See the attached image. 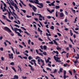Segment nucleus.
Listing matches in <instances>:
<instances>
[{"label": "nucleus", "instance_id": "obj_1", "mask_svg": "<svg viewBox=\"0 0 79 79\" xmlns=\"http://www.w3.org/2000/svg\"><path fill=\"white\" fill-rule=\"evenodd\" d=\"M29 2L31 3H35V4H38L40 6L37 5V6L40 8H42L44 7V5L42 3H39V1L38 0H29Z\"/></svg>", "mask_w": 79, "mask_h": 79}, {"label": "nucleus", "instance_id": "obj_2", "mask_svg": "<svg viewBox=\"0 0 79 79\" xmlns=\"http://www.w3.org/2000/svg\"><path fill=\"white\" fill-rule=\"evenodd\" d=\"M14 31H15V32L16 34H18V35L19 37H22V35L20 34V33L19 32H17L18 31V28L15 27L14 28Z\"/></svg>", "mask_w": 79, "mask_h": 79}, {"label": "nucleus", "instance_id": "obj_3", "mask_svg": "<svg viewBox=\"0 0 79 79\" xmlns=\"http://www.w3.org/2000/svg\"><path fill=\"white\" fill-rule=\"evenodd\" d=\"M41 61L42 62V64L41 65V68H42V69H44V67H43V66L45 65V63H44V61L42 60V59H41L40 60V59H38V62H40Z\"/></svg>", "mask_w": 79, "mask_h": 79}, {"label": "nucleus", "instance_id": "obj_4", "mask_svg": "<svg viewBox=\"0 0 79 79\" xmlns=\"http://www.w3.org/2000/svg\"><path fill=\"white\" fill-rule=\"evenodd\" d=\"M54 58L55 59V60L56 61V62H59V63H61V61L60 60H60V58L58 57H56V56H54Z\"/></svg>", "mask_w": 79, "mask_h": 79}, {"label": "nucleus", "instance_id": "obj_5", "mask_svg": "<svg viewBox=\"0 0 79 79\" xmlns=\"http://www.w3.org/2000/svg\"><path fill=\"white\" fill-rule=\"evenodd\" d=\"M29 6L30 8H32L33 10H37V8L36 7H35L34 6L31 5V4H29Z\"/></svg>", "mask_w": 79, "mask_h": 79}, {"label": "nucleus", "instance_id": "obj_6", "mask_svg": "<svg viewBox=\"0 0 79 79\" xmlns=\"http://www.w3.org/2000/svg\"><path fill=\"white\" fill-rule=\"evenodd\" d=\"M10 3L11 4V5H13L15 8V9L16 10H17V9H18V6H17V5H16V4H15L13 2L12 3H11V2H10Z\"/></svg>", "mask_w": 79, "mask_h": 79}, {"label": "nucleus", "instance_id": "obj_7", "mask_svg": "<svg viewBox=\"0 0 79 79\" xmlns=\"http://www.w3.org/2000/svg\"><path fill=\"white\" fill-rule=\"evenodd\" d=\"M4 29L6 31H7V32H10V29L6 27H5L4 28Z\"/></svg>", "mask_w": 79, "mask_h": 79}, {"label": "nucleus", "instance_id": "obj_8", "mask_svg": "<svg viewBox=\"0 0 79 79\" xmlns=\"http://www.w3.org/2000/svg\"><path fill=\"white\" fill-rule=\"evenodd\" d=\"M66 71L65 70L64 71V79H66Z\"/></svg>", "mask_w": 79, "mask_h": 79}, {"label": "nucleus", "instance_id": "obj_9", "mask_svg": "<svg viewBox=\"0 0 79 79\" xmlns=\"http://www.w3.org/2000/svg\"><path fill=\"white\" fill-rule=\"evenodd\" d=\"M31 61H33L34 64H35V66H37V64H36V63H35V60H31Z\"/></svg>", "mask_w": 79, "mask_h": 79}, {"label": "nucleus", "instance_id": "obj_10", "mask_svg": "<svg viewBox=\"0 0 79 79\" xmlns=\"http://www.w3.org/2000/svg\"><path fill=\"white\" fill-rule=\"evenodd\" d=\"M29 66V67H30L31 68V70H32V71H34V69H33V68H32V66H31V64H29L28 65Z\"/></svg>", "mask_w": 79, "mask_h": 79}, {"label": "nucleus", "instance_id": "obj_11", "mask_svg": "<svg viewBox=\"0 0 79 79\" xmlns=\"http://www.w3.org/2000/svg\"><path fill=\"white\" fill-rule=\"evenodd\" d=\"M10 13H11L12 15H15V16H16V14L14 12H11V11L10 10Z\"/></svg>", "mask_w": 79, "mask_h": 79}, {"label": "nucleus", "instance_id": "obj_12", "mask_svg": "<svg viewBox=\"0 0 79 79\" xmlns=\"http://www.w3.org/2000/svg\"><path fill=\"white\" fill-rule=\"evenodd\" d=\"M50 60V57H48L47 60H45L46 63H48V62H49Z\"/></svg>", "mask_w": 79, "mask_h": 79}, {"label": "nucleus", "instance_id": "obj_13", "mask_svg": "<svg viewBox=\"0 0 79 79\" xmlns=\"http://www.w3.org/2000/svg\"><path fill=\"white\" fill-rule=\"evenodd\" d=\"M60 17H63L64 16V14L63 12H62L60 14Z\"/></svg>", "mask_w": 79, "mask_h": 79}, {"label": "nucleus", "instance_id": "obj_14", "mask_svg": "<svg viewBox=\"0 0 79 79\" xmlns=\"http://www.w3.org/2000/svg\"><path fill=\"white\" fill-rule=\"evenodd\" d=\"M14 78H15V79H18V76L15 75V76H14Z\"/></svg>", "mask_w": 79, "mask_h": 79}, {"label": "nucleus", "instance_id": "obj_15", "mask_svg": "<svg viewBox=\"0 0 79 79\" xmlns=\"http://www.w3.org/2000/svg\"><path fill=\"white\" fill-rule=\"evenodd\" d=\"M13 53H11V54L10 55V58L11 59H13Z\"/></svg>", "mask_w": 79, "mask_h": 79}, {"label": "nucleus", "instance_id": "obj_16", "mask_svg": "<svg viewBox=\"0 0 79 79\" xmlns=\"http://www.w3.org/2000/svg\"><path fill=\"white\" fill-rule=\"evenodd\" d=\"M54 10H52L51 11H50V10H48V11L50 13H51V14H52V12H54Z\"/></svg>", "mask_w": 79, "mask_h": 79}, {"label": "nucleus", "instance_id": "obj_17", "mask_svg": "<svg viewBox=\"0 0 79 79\" xmlns=\"http://www.w3.org/2000/svg\"><path fill=\"white\" fill-rule=\"evenodd\" d=\"M10 0H7V3L9 5V6L10 7Z\"/></svg>", "mask_w": 79, "mask_h": 79}, {"label": "nucleus", "instance_id": "obj_18", "mask_svg": "<svg viewBox=\"0 0 79 79\" xmlns=\"http://www.w3.org/2000/svg\"><path fill=\"white\" fill-rule=\"evenodd\" d=\"M43 48L44 50H47V47L46 45H44L43 46Z\"/></svg>", "mask_w": 79, "mask_h": 79}, {"label": "nucleus", "instance_id": "obj_19", "mask_svg": "<svg viewBox=\"0 0 79 79\" xmlns=\"http://www.w3.org/2000/svg\"><path fill=\"white\" fill-rule=\"evenodd\" d=\"M53 41L55 44H56V45H58V43H57V42L55 40H53Z\"/></svg>", "mask_w": 79, "mask_h": 79}, {"label": "nucleus", "instance_id": "obj_20", "mask_svg": "<svg viewBox=\"0 0 79 79\" xmlns=\"http://www.w3.org/2000/svg\"><path fill=\"white\" fill-rule=\"evenodd\" d=\"M24 33H25L27 35H30V34L29 33L27 32V31H24Z\"/></svg>", "mask_w": 79, "mask_h": 79}, {"label": "nucleus", "instance_id": "obj_21", "mask_svg": "<svg viewBox=\"0 0 79 79\" xmlns=\"http://www.w3.org/2000/svg\"><path fill=\"white\" fill-rule=\"evenodd\" d=\"M22 44L23 45H24V46L25 47H26V45L25 44V43H24V42H22Z\"/></svg>", "mask_w": 79, "mask_h": 79}, {"label": "nucleus", "instance_id": "obj_22", "mask_svg": "<svg viewBox=\"0 0 79 79\" xmlns=\"http://www.w3.org/2000/svg\"><path fill=\"white\" fill-rule=\"evenodd\" d=\"M53 52L56 53L57 55H58V54H59V52L57 51H53Z\"/></svg>", "mask_w": 79, "mask_h": 79}, {"label": "nucleus", "instance_id": "obj_23", "mask_svg": "<svg viewBox=\"0 0 79 79\" xmlns=\"http://www.w3.org/2000/svg\"><path fill=\"white\" fill-rule=\"evenodd\" d=\"M38 31L39 32H42V31L40 29V28L39 27L38 28Z\"/></svg>", "mask_w": 79, "mask_h": 79}, {"label": "nucleus", "instance_id": "obj_24", "mask_svg": "<svg viewBox=\"0 0 79 79\" xmlns=\"http://www.w3.org/2000/svg\"><path fill=\"white\" fill-rule=\"evenodd\" d=\"M12 69H13V70H14V71L15 72V73H16V70L15 69V68L14 67H12Z\"/></svg>", "mask_w": 79, "mask_h": 79}, {"label": "nucleus", "instance_id": "obj_25", "mask_svg": "<svg viewBox=\"0 0 79 79\" xmlns=\"http://www.w3.org/2000/svg\"><path fill=\"white\" fill-rule=\"evenodd\" d=\"M0 8L1 10H4L3 9V4H2L1 5Z\"/></svg>", "mask_w": 79, "mask_h": 79}, {"label": "nucleus", "instance_id": "obj_26", "mask_svg": "<svg viewBox=\"0 0 79 79\" xmlns=\"http://www.w3.org/2000/svg\"><path fill=\"white\" fill-rule=\"evenodd\" d=\"M15 52L16 53V54H17V55H19L20 54V52H17V49L15 50Z\"/></svg>", "mask_w": 79, "mask_h": 79}, {"label": "nucleus", "instance_id": "obj_27", "mask_svg": "<svg viewBox=\"0 0 79 79\" xmlns=\"http://www.w3.org/2000/svg\"><path fill=\"white\" fill-rule=\"evenodd\" d=\"M7 11L8 12V14H9V18H10V12H9V11L8 10H7Z\"/></svg>", "mask_w": 79, "mask_h": 79}, {"label": "nucleus", "instance_id": "obj_28", "mask_svg": "<svg viewBox=\"0 0 79 79\" xmlns=\"http://www.w3.org/2000/svg\"><path fill=\"white\" fill-rule=\"evenodd\" d=\"M55 8H56V9H59V8H60V6H55Z\"/></svg>", "mask_w": 79, "mask_h": 79}, {"label": "nucleus", "instance_id": "obj_29", "mask_svg": "<svg viewBox=\"0 0 79 79\" xmlns=\"http://www.w3.org/2000/svg\"><path fill=\"white\" fill-rule=\"evenodd\" d=\"M31 59H33V58L31 57V56H29L28 60H31Z\"/></svg>", "mask_w": 79, "mask_h": 79}, {"label": "nucleus", "instance_id": "obj_30", "mask_svg": "<svg viewBox=\"0 0 79 79\" xmlns=\"http://www.w3.org/2000/svg\"><path fill=\"white\" fill-rule=\"evenodd\" d=\"M63 69L62 68H60V69L59 71L60 73H62L63 72Z\"/></svg>", "mask_w": 79, "mask_h": 79}, {"label": "nucleus", "instance_id": "obj_31", "mask_svg": "<svg viewBox=\"0 0 79 79\" xmlns=\"http://www.w3.org/2000/svg\"><path fill=\"white\" fill-rule=\"evenodd\" d=\"M57 47H56V48L57 50H61V48L59 47L58 46H57Z\"/></svg>", "mask_w": 79, "mask_h": 79}, {"label": "nucleus", "instance_id": "obj_32", "mask_svg": "<svg viewBox=\"0 0 79 79\" xmlns=\"http://www.w3.org/2000/svg\"><path fill=\"white\" fill-rule=\"evenodd\" d=\"M47 18L48 19H50V18H52V16H47Z\"/></svg>", "mask_w": 79, "mask_h": 79}, {"label": "nucleus", "instance_id": "obj_33", "mask_svg": "<svg viewBox=\"0 0 79 79\" xmlns=\"http://www.w3.org/2000/svg\"><path fill=\"white\" fill-rule=\"evenodd\" d=\"M11 47V48L12 50L13 53L14 54L15 53V50H14V49H13V48L12 47Z\"/></svg>", "mask_w": 79, "mask_h": 79}, {"label": "nucleus", "instance_id": "obj_34", "mask_svg": "<svg viewBox=\"0 0 79 79\" xmlns=\"http://www.w3.org/2000/svg\"><path fill=\"white\" fill-rule=\"evenodd\" d=\"M51 29H52V30H54V26H52L51 27H50Z\"/></svg>", "mask_w": 79, "mask_h": 79}, {"label": "nucleus", "instance_id": "obj_35", "mask_svg": "<svg viewBox=\"0 0 79 79\" xmlns=\"http://www.w3.org/2000/svg\"><path fill=\"white\" fill-rule=\"evenodd\" d=\"M69 73L71 76H72V75H73V73H72V72L71 71L69 70Z\"/></svg>", "mask_w": 79, "mask_h": 79}, {"label": "nucleus", "instance_id": "obj_36", "mask_svg": "<svg viewBox=\"0 0 79 79\" xmlns=\"http://www.w3.org/2000/svg\"><path fill=\"white\" fill-rule=\"evenodd\" d=\"M20 27L22 29H23V30L24 31H26V28H25L24 27Z\"/></svg>", "mask_w": 79, "mask_h": 79}, {"label": "nucleus", "instance_id": "obj_37", "mask_svg": "<svg viewBox=\"0 0 79 79\" xmlns=\"http://www.w3.org/2000/svg\"><path fill=\"white\" fill-rule=\"evenodd\" d=\"M0 21L1 22V23H2V24L4 25H5V24L4 23H3L1 19H0Z\"/></svg>", "mask_w": 79, "mask_h": 79}, {"label": "nucleus", "instance_id": "obj_38", "mask_svg": "<svg viewBox=\"0 0 79 79\" xmlns=\"http://www.w3.org/2000/svg\"><path fill=\"white\" fill-rule=\"evenodd\" d=\"M10 65H15V63L13 62H12L10 63Z\"/></svg>", "mask_w": 79, "mask_h": 79}, {"label": "nucleus", "instance_id": "obj_39", "mask_svg": "<svg viewBox=\"0 0 79 79\" xmlns=\"http://www.w3.org/2000/svg\"><path fill=\"white\" fill-rule=\"evenodd\" d=\"M43 53L44 55H47V52H44Z\"/></svg>", "mask_w": 79, "mask_h": 79}, {"label": "nucleus", "instance_id": "obj_40", "mask_svg": "<svg viewBox=\"0 0 79 79\" xmlns=\"http://www.w3.org/2000/svg\"><path fill=\"white\" fill-rule=\"evenodd\" d=\"M14 26H16V27H17L18 28H19V26L17 24H15L14 25Z\"/></svg>", "mask_w": 79, "mask_h": 79}, {"label": "nucleus", "instance_id": "obj_41", "mask_svg": "<svg viewBox=\"0 0 79 79\" xmlns=\"http://www.w3.org/2000/svg\"><path fill=\"white\" fill-rule=\"evenodd\" d=\"M66 66H68V65L67 64H64V67H66Z\"/></svg>", "mask_w": 79, "mask_h": 79}, {"label": "nucleus", "instance_id": "obj_42", "mask_svg": "<svg viewBox=\"0 0 79 79\" xmlns=\"http://www.w3.org/2000/svg\"><path fill=\"white\" fill-rule=\"evenodd\" d=\"M56 72H57V70L55 69L53 72V73H56Z\"/></svg>", "mask_w": 79, "mask_h": 79}, {"label": "nucleus", "instance_id": "obj_43", "mask_svg": "<svg viewBox=\"0 0 79 79\" xmlns=\"http://www.w3.org/2000/svg\"><path fill=\"white\" fill-rule=\"evenodd\" d=\"M57 34L58 35H59V36H61V34L58 33V32H57Z\"/></svg>", "mask_w": 79, "mask_h": 79}, {"label": "nucleus", "instance_id": "obj_44", "mask_svg": "<svg viewBox=\"0 0 79 79\" xmlns=\"http://www.w3.org/2000/svg\"><path fill=\"white\" fill-rule=\"evenodd\" d=\"M31 40H29L28 42V45H30V42H31Z\"/></svg>", "mask_w": 79, "mask_h": 79}, {"label": "nucleus", "instance_id": "obj_45", "mask_svg": "<svg viewBox=\"0 0 79 79\" xmlns=\"http://www.w3.org/2000/svg\"><path fill=\"white\" fill-rule=\"evenodd\" d=\"M10 8L12 10H14V9H13V6H10Z\"/></svg>", "mask_w": 79, "mask_h": 79}, {"label": "nucleus", "instance_id": "obj_46", "mask_svg": "<svg viewBox=\"0 0 79 79\" xmlns=\"http://www.w3.org/2000/svg\"><path fill=\"white\" fill-rule=\"evenodd\" d=\"M46 69H47V70H49H49H50V71H52V69L48 68H47Z\"/></svg>", "mask_w": 79, "mask_h": 79}, {"label": "nucleus", "instance_id": "obj_47", "mask_svg": "<svg viewBox=\"0 0 79 79\" xmlns=\"http://www.w3.org/2000/svg\"><path fill=\"white\" fill-rule=\"evenodd\" d=\"M43 72H44V73H47V72L45 71V69H43Z\"/></svg>", "mask_w": 79, "mask_h": 79}, {"label": "nucleus", "instance_id": "obj_48", "mask_svg": "<svg viewBox=\"0 0 79 79\" xmlns=\"http://www.w3.org/2000/svg\"><path fill=\"white\" fill-rule=\"evenodd\" d=\"M46 31L48 32V33H49V34H50V32L49 30H48V29H46Z\"/></svg>", "mask_w": 79, "mask_h": 79}, {"label": "nucleus", "instance_id": "obj_49", "mask_svg": "<svg viewBox=\"0 0 79 79\" xmlns=\"http://www.w3.org/2000/svg\"><path fill=\"white\" fill-rule=\"evenodd\" d=\"M22 78L23 79H27V77L26 76L24 77V76H23L22 77Z\"/></svg>", "mask_w": 79, "mask_h": 79}, {"label": "nucleus", "instance_id": "obj_50", "mask_svg": "<svg viewBox=\"0 0 79 79\" xmlns=\"http://www.w3.org/2000/svg\"><path fill=\"white\" fill-rule=\"evenodd\" d=\"M0 50L1 51H3V48H0Z\"/></svg>", "mask_w": 79, "mask_h": 79}, {"label": "nucleus", "instance_id": "obj_51", "mask_svg": "<svg viewBox=\"0 0 79 79\" xmlns=\"http://www.w3.org/2000/svg\"><path fill=\"white\" fill-rule=\"evenodd\" d=\"M47 39H48L49 40H50V41H51V40L50 39V38H49V36H48L47 37Z\"/></svg>", "mask_w": 79, "mask_h": 79}, {"label": "nucleus", "instance_id": "obj_52", "mask_svg": "<svg viewBox=\"0 0 79 79\" xmlns=\"http://www.w3.org/2000/svg\"><path fill=\"white\" fill-rule=\"evenodd\" d=\"M23 58H24V59H25V60H27V57L26 56L23 57Z\"/></svg>", "mask_w": 79, "mask_h": 79}, {"label": "nucleus", "instance_id": "obj_53", "mask_svg": "<svg viewBox=\"0 0 79 79\" xmlns=\"http://www.w3.org/2000/svg\"><path fill=\"white\" fill-rule=\"evenodd\" d=\"M18 31L20 32V33H21V29H18Z\"/></svg>", "mask_w": 79, "mask_h": 79}, {"label": "nucleus", "instance_id": "obj_54", "mask_svg": "<svg viewBox=\"0 0 79 79\" xmlns=\"http://www.w3.org/2000/svg\"><path fill=\"white\" fill-rule=\"evenodd\" d=\"M49 44H53V41H51V42H49Z\"/></svg>", "mask_w": 79, "mask_h": 79}, {"label": "nucleus", "instance_id": "obj_55", "mask_svg": "<svg viewBox=\"0 0 79 79\" xmlns=\"http://www.w3.org/2000/svg\"><path fill=\"white\" fill-rule=\"evenodd\" d=\"M19 5L20 6H21V8H23V6H22V5L21 3H19Z\"/></svg>", "mask_w": 79, "mask_h": 79}, {"label": "nucleus", "instance_id": "obj_56", "mask_svg": "<svg viewBox=\"0 0 79 79\" xmlns=\"http://www.w3.org/2000/svg\"><path fill=\"white\" fill-rule=\"evenodd\" d=\"M38 39L40 41H43V40H42V39H41V38H38Z\"/></svg>", "mask_w": 79, "mask_h": 79}, {"label": "nucleus", "instance_id": "obj_57", "mask_svg": "<svg viewBox=\"0 0 79 79\" xmlns=\"http://www.w3.org/2000/svg\"><path fill=\"white\" fill-rule=\"evenodd\" d=\"M26 17H27V18H31V16H29V15H27L26 16Z\"/></svg>", "mask_w": 79, "mask_h": 79}, {"label": "nucleus", "instance_id": "obj_58", "mask_svg": "<svg viewBox=\"0 0 79 79\" xmlns=\"http://www.w3.org/2000/svg\"><path fill=\"white\" fill-rule=\"evenodd\" d=\"M65 15H68V12L67 11H66V10H65Z\"/></svg>", "mask_w": 79, "mask_h": 79}, {"label": "nucleus", "instance_id": "obj_59", "mask_svg": "<svg viewBox=\"0 0 79 79\" xmlns=\"http://www.w3.org/2000/svg\"><path fill=\"white\" fill-rule=\"evenodd\" d=\"M19 47L20 48H23V46H22V45H21L19 44Z\"/></svg>", "mask_w": 79, "mask_h": 79}, {"label": "nucleus", "instance_id": "obj_60", "mask_svg": "<svg viewBox=\"0 0 79 79\" xmlns=\"http://www.w3.org/2000/svg\"><path fill=\"white\" fill-rule=\"evenodd\" d=\"M40 48H41V49H42V50H44V49L43 48V46L42 45L40 46Z\"/></svg>", "mask_w": 79, "mask_h": 79}, {"label": "nucleus", "instance_id": "obj_61", "mask_svg": "<svg viewBox=\"0 0 79 79\" xmlns=\"http://www.w3.org/2000/svg\"><path fill=\"white\" fill-rule=\"evenodd\" d=\"M73 6H75L76 5V3L74 2H73Z\"/></svg>", "mask_w": 79, "mask_h": 79}, {"label": "nucleus", "instance_id": "obj_62", "mask_svg": "<svg viewBox=\"0 0 79 79\" xmlns=\"http://www.w3.org/2000/svg\"><path fill=\"white\" fill-rule=\"evenodd\" d=\"M38 54L40 55H41V56H43V54L42 53H38Z\"/></svg>", "mask_w": 79, "mask_h": 79}, {"label": "nucleus", "instance_id": "obj_63", "mask_svg": "<svg viewBox=\"0 0 79 79\" xmlns=\"http://www.w3.org/2000/svg\"><path fill=\"white\" fill-rule=\"evenodd\" d=\"M48 66L49 67H52V65H51V64H48Z\"/></svg>", "mask_w": 79, "mask_h": 79}, {"label": "nucleus", "instance_id": "obj_64", "mask_svg": "<svg viewBox=\"0 0 79 79\" xmlns=\"http://www.w3.org/2000/svg\"><path fill=\"white\" fill-rule=\"evenodd\" d=\"M34 19H35V21H37L39 20V19H38L36 18H34Z\"/></svg>", "mask_w": 79, "mask_h": 79}]
</instances>
